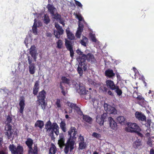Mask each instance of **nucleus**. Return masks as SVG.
I'll list each match as a JSON object with an SVG mask.
<instances>
[{
    "label": "nucleus",
    "mask_w": 154,
    "mask_h": 154,
    "mask_svg": "<svg viewBox=\"0 0 154 154\" xmlns=\"http://www.w3.org/2000/svg\"><path fill=\"white\" fill-rule=\"evenodd\" d=\"M73 85L77 91L80 94L82 95L83 97L85 99H89L91 97L90 92L86 90L85 87L82 84L74 82H73Z\"/></svg>",
    "instance_id": "nucleus-1"
},
{
    "label": "nucleus",
    "mask_w": 154,
    "mask_h": 154,
    "mask_svg": "<svg viewBox=\"0 0 154 154\" xmlns=\"http://www.w3.org/2000/svg\"><path fill=\"white\" fill-rule=\"evenodd\" d=\"M46 95V93L43 90L38 93L37 96V100L36 103L37 106H40L41 109L43 110L45 109L47 105V103L46 102L45 100Z\"/></svg>",
    "instance_id": "nucleus-2"
},
{
    "label": "nucleus",
    "mask_w": 154,
    "mask_h": 154,
    "mask_svg": "<svg viewBox=\"0 0 154 154\" xmlns=\"http://www.w3.org/2000/svg\"><path fill=\"white\" fill-rule=\"evenodd\" d=\"M12 121V118L9 116H8L7 118L6 121L7 122L8 124L6 125L5 130L6 132L5 133V135L7 136L8 138V139H11L12 138V140L13 139V136L15 132H14V130L12 129V126L10 124Z\"/></svg>",
    "instance_id": "nucleus-3"
},
{
    "label": "nucleus",
    "mask_w": 154,
    "mask_h": 154,
    "mask_svg": "<svg viewBox=\"0 0 154 154\" xmlns=\"http://www.w3.org/2000/svg\"><path fill=\"white\" fill-rule=\"evenodd\" d=\"M127 126L126 127L125 130L128 132H136L138 135L142 137L143 135L139 132L140 131L141 129L140 127L135 123L129 122L127 124Z\"/></svg>",
    "instance_id": "nucleus-4"
},
{
    "label": "nucleus",
    "mask_w": 154,
    "mask_h": 154,
    "mask_svg": "<svg viewBox=\"0 0 154 154\" xmlns=\"http://www.w3.org/2000/svg\"><path fill=\"white\" fill-rule=\"evenodd\" d=\"M33 143V140L30 138H27L25 142V143L29 148L28 154H38V149L37 145H34L33 148H32Z\"/></svg>",
    "instance_id": "nucleus-5"
},
{
    "label": "nucleus",
    "mask_w": 154,
    "mask_h": 154,
    "mask_svg": "<svg viewBox=\"0 0 154 154\" xmlns=\"http://www.w3.org/2000/svg\"><path fill=\"white\" fill-rule=\"evenodd\" d=\"M47 8L54 19L58 21L62 17L61 15L57 13V9L53 5L48 4Z\"/></svg>",
    "instance_id": "nucleus-6"
},
{
    "label": "nucleus",
    "mask_w": 154,
    "mask_h": 154,
    "mask_svg": "<svg viewBox=\"0 0 154 154\" xmlns=\"http://www.w3.org/2000/svg\"><path fill=\"white\" fill-rule=\"evenodd\" d=\"M75 142V141L71 140L70 139H68L65 145V147L64 149V151L65 154H67L69 151L70 152H72L74 148V145Z\"/></svg>",
    "instance_id": "nucleus-7"
},
{
    "label": "nucleus",
    "mask_w": 154,
    "mask_h": 154,
    "mask_svg": "<svg viewBox=\"0 0 154 154\" xmlns=\"http://www.w3.org/2000/svg\"><path fill=\"white\" fill-rule=\"evenodd\" d=\"M68 135L69 136L68 139L73 140L75 141L78 132L76 129L74 127H71L68 131Z\"/></svg>",
    "instance_id": "nucleus-8"
},
{
    "label": "nucleus",
    "mask_w": 154,
    "mask_h": 154,
    "mask_svg": "<svg viewBox=\"0 0 154 154\" xmlns=\"http://www.w3.org/2000/svg\"><path fill=\"white\" fill-rule=\"evenodd\" d=\"M9 149L13 154H17L19 153L23 149V146L20 144H18L16 148L14 144H10Z\"/></svg>",
    "instance_id": "nucleus-9"
},
{
    "label": "nucleus",
    "mask_w": 154,
    "mask_h": 154,
    "mask_svg": "<svg viewBox=\"0 0 154 154\" xmlns=\"http://www.w3.org/2000/svg\"><path fill=\"white\" fill-rule=\"evenodd\" d=\"M55 27L56 28L57 30H54V34L56 38H59L60 35L63 34L64 30L62 27L60 26L58 24H55Z\"/></svg>",
    "instance_id": "nucleus-10"
},
{
    "label": "nucleus",
    "mask_w": 154,
    "mask_h": 154,
    "mask_svg": "<svg viewBox=\"0 0 154 154\" xmlns=\"http://www.w3.org/2000/svg\"><path fill=\"white\" fill-rule=\"evenodd\" d=\"M58 128V125L56 122L53 123L52 124L50 120L48 121L45 125V128L47 130V131L49 132L51 130V129H56Z\"/></svg>",
    "instance_id": "nucleus-11"
},
{
    "label": "nucleus",
    "mask_w": 154,
    "mask_h": 154,
    "mask_svg": "<svg viewBox=\"0 0 154 154\" xmlns=\"http://www.w3.org/2000/svg\"><path fill=\"white\" fill-rule=\"evenodd\" d=\"M104 109L109 114H115L117 113V110L115 108L108 104L105 103L104 105Z\"/></svg>",
    "instance_id": "nucleus-12"
},
{
    "label": "nucleus",
    "mask_w": 154,
    "mask_h": 154,
    "mask_svg": "<svg viewBox=\"0 0 154 154\" xmlns=\"http://www.w3.org/2000/svg\"><path fill=\"white\" fill-rule=\"evenodd\" d=\"M25 100L24 97H21L19 103V106L20 107L19 112L22 114H23V110L25 105Z\"/></svg>",
    "instance_id": "nucleus-13"
},
{
    "label": "nucleus",
    "mask_w": 154,
    "mask_h": 154,
    "mask_svg": "<svg viewBox=\"0 0 154 154\" xmlns=\"http://www.w3.org/2000/svg\"><path fill=\"white\" fill-rule=\"evenodd\" d=\"M37 52L35 45H33L29 49V54L33 58L35 61H36Z\"/></svg>",
    "instance_id": "nucleus-14"
},
{
    "label": "nucleus",
    "mask_w": 154,
    "mask_h": 154,
    "mask_svg": "<svg viewBox=\"0 0 154 154\" xmlns=\"http://www.w3.org/2000/svg\"><path fill=\"white\" fill-rule=\"evenodd\" d=\"M110 127L113 130H116L117 128V124L113 119L111 117L108 118Z\"/></svg>",
    "instance_id": "nucleus-15"
},
{
    "label": "nucleus",
    "mask_w": 154,
    "mask_h": 154,
    "mask_svg": "<svg viewBox=\"0 0 154 154\" xmlns=\"http://www.w3.org/2000/svg\"><path fill=\"white\" fill-rule=\"evenodd\" d=\"M106 84L108 88L113 90L115 89V88L116 86L115 85L113 82L110 80H107L106 82Z\"/></svg>",
    "instance_id": "nucleus-16"
},
{
    "label": "nucleus",
    "mask_w": 154,
    "mask_h": 154,
    "mask_svg": "<svg viewBox=\"0 0 154 154\" xmlns=\"http://www.w3.org/2000/svg\"><path fill=\"white\" fill-rule=\"evenodd\" d=\"M39 88V81H37L35 82L33 88V93L34 95H36L37 94Z\"/></svg>",
    "instance_id": "nucleus-17"
},
{
    "label": "nucleus",
    "mask_w": 154,
    "mask_h": 154,
    "mask_svg": "<svg viewBox=\"0 0 154 154\" xmlns=\"http://www.w3.org/2000/svg\"><path fill=\"white\" fill-rule=\"evenodd\" d=\"M135 116L136 118L139 120L144 121L146 119V116L141 113L137 112L135 113Z\"/></svg>",
    "instance_id": "nucleus-18"
},
{
    "label": "nucleus",
    "mask_w": 154,
    "mask_h": 154,
    "mask_svg": "<svg viewBox=\"0 0 154 154\" xmlns=\"http://www.w3.org/2000/svg\"><path fill=\"white\" fill-rule=\"evenodd\" d=\"M60 139L58 140V144L60 146H62L64 145L65 138L63 134L60 133L59 134Z\"/></svg>",
    "instance_id": "nucleus-19"
},
{
    "label": "nucleus",
    "mask_w": 154,
    "mask_h": 154,
    "mask_svg": "<svg viewBox=\"0 0 154 154\" xmlns=\"http://www.w3.org/2000/svg\"><path fill=\"white\" fill-rule=\"evenodd\" d=\"M66 32L68 38L71 40H73L75 38L74 34L70 31L69 28L66 29Z\"/></svg>",
    "instance_id": "nucleus-20"
},
{
    "label": "nucleus",
    "mask_w": 154,
    "mask_h": 154,
    "mask_svg": "<svg viewBox=\"0 0 154 154\" xmlns=\"http://www.w3.org/2000/svg\"><path fill=\"white\" fill-rule=\"evenodd\" d=\"M67 104L68 106H69L72 109H73L76 111H79L80 109L77 106L76 104L73 103L68 102Z\"/></svg>",
    "instance_id": "nucleus-21"
},
{
    "label": "nucleus",
    "mask_w": 154,
    "mask_h": 154,
    "mask_svg": "<svg viewBox=\"0 0 154 154\" xmlns=\"http://www.w3.org/2000/svg\"><path fill=\"white\" fill-rule=\"evenodd\" d=\"M62 81L60 82L62 83L66 84L68 85H70V79L66 78V77L63 76L61 78Z\"/></svg>",
    "instance_id": "nucleus-22"
},
{
    "label": "nucleus",
    "mask_w": 154,
    "mask_h": 154,
    "mask_svg": "<svg viewBox=\"0 0 154 154\" xmlns=\"http://www.w3.org/2000/svg\"><path fill=\"white\" fill-rule=\"evenodd\" d=\"M59 127L58 125V128H56V129H54L53 130V129H51V131L50 133V136L52 137L54 136V132L55 134L57 136L59 134Z\"/></svg>",
    "instance_id": "nucleus-23"
},
{
    "label": "nucleus",
    "mask_w": 154,
    "mask_h": 154,
    "mask_svg": "<svg viewBox=\"0 0 154 154\" xmlns=\"http://www.w3.org/2000/svg\"><path fill=\"white\" fill-rule=\"evenodd\" d=\"M88 42V39L86 37L83 35L82 37V39L81 40L80 43L81 44L84 46H86V44Z\"/></svg>",
    "instance_id": "nucleus-24"
},
{
    "label": "nucleus",
    "mask_w": 154,
    "mask_h": 154,
    "mask_svg": "<svg viewBox=\"0 0 154 154\" xmlns=\"http://www.w3.org/2000/svg\"><path fill=\"white\" fill-rule=\"evenodd\" d=\"M105 75L106 76L110 78L115 75V73L112 70L109 69L105 71Z\"/></svg>",
    "instance_id": "nucleus-25"
},
{
    "label": "nucleus",
    "mask_w": 154,
    "mask_h": 154,
    "mask_svg": "<svg viewBox=\"0 0 154 154\" xmlns=\"http://www.w3.org/2000/svg\"><path fill=\"white\" fill-rule=\"evenodd\" d=\"M44 125V122L41 120H37L35 124V127H39L40 129H42Z\"/></svg>",
    "instance_id": "nucleus-26"
},
{
    "label": "nucleus",
    "mask_w": 154,
    "mask_h": 154,
    "mask_svg": "<svg viewBox=\"0 0 154 154\" xmlns=\"http://www.w3.org/2000/svg\"><path fill=\"white\" fill-rule=\"evenodd\" d=\"M35 65L34 63H32V64L29 65V71L31 74H33L35 72Z\"/></svg>",
    "instance_id": "nucleus-27"
},
{
    "label": "nucleus",
    "mask_w": 154,
    "mask_h": 154,
    "mask_svg": "<svg viewBox=\"0 0 154 154\" xmlns=\"http://www.w3.org/2000/svg\"><path fill=\"white\" fill-rule=\"evenodd\" d=\"M65 45L66 48L68 50L73 49L72 46L71 45V42L67 40H66Z\"/></svg>",
    "instance_id": "nucleus-28"
},
{
    "label": "nucleus",
    "mask_w": 154,
    "mask_h": 154,
    "mask_svg": "<svg viewBox=\"0 0 154 154\" xmlns=\"http://www.w3.org/2000/svg\"><path fill=\"white\" fill-rule=\"evenodd\" d=\"M83 119L85 122L91 123L92 121V119L89 116L85 115H83Z\"/></svg>",
    "instance_id": "nucleus-29"
},
{
    "label": "nucleus",
    "mask_w": 154,
    "mask_h": 154,
    "mask_svg": "<svg viewBox=\"0 0 154 154\" xmlns=\"http://www.w3.org/2000/svg\"><path fill=\"white\" fill-rule=\"evenodd\" d=\"M56 151V147L54 145H53L50 148L49 150V154H55Z\"/></svg>",
    "instance_id": "nucleus-30"
},
{
    "label": "nucleus",
    "mask_w": 154,
    "mask_h": 154,
    "mask_svg": "<svg viewBox=\"0 0 154 154\" xmlns=\"http://www.w3.org/2000/svg\"><path fill=\"white\" fill-rule=\"evenodd\" d=\"M107 116L106 113H104L101 116V119L100 122L99 123L100 125H103L104 121L105 119L106 118Z\"/></svg>",
    "instance_id": "nucleus-31"
},
{
    "label": "nucleus",
    "mask_w": 154,
    "mask_h": 154,
    "mask_svg": "<svg viewBox=\"0 0 154 154\" xmlns=\"http://www.w3.org/2000/svg\"><path fill=\"white\" fill-rule=\"evenodd\" d=\"M66 124L64 122L61 121L60 124V127L62 130L64 132H66Z\"/></svg>",
    "instance_id": "nucleus-32"
},
{
    "label": "nucleus",
    "mask_w": 154,
    "mask_h": 154,
    "mask_svg": "<svg viewBox=\"0 0 154 154\" xmlns=\"http://www.w3.org/2000/svg\"><path fill=\"white\" fill-rule=\"evenodd\" d=\"M86 146L85 143L84 142H80L79 143V149H83L86 147Z\"/></svg>",
    "instance_id": "nucleus-33"
},
{
    "label": "nucleus",
    "mask_w": 154,
    "mask_h": 154,
    "mask_svg": "<svg viewBox=\"0 0 154 154\" xmlns=\"http://www.w3.org/2000/svg\"><path fill=\"white\" fill-rule=\"evenodd\" d=\"M138 103L140 105L144 107H145V106L147 104V102L144 100V98L142 99V100H140V101H138Z\"/></svg>",
    "instance_id": "nucleus-34"
},
{
    "label": "nucleus",
    "mask_w": 154,
    "mask_h": 154,
    "mask_svg": "<svg viewBox=\"0 0 154 154\" xmlns=\"http://www.w3.org/2000/svg\"><path fill=\"white\" fill-rule=\"evenodd\" d=\"M114 90H115V92L117 93L118 95L120 96L122 95V90L120 89L118 86H116Z\"/></svg>",
    "instance_id": "nucleus-35"
},
{
    "label": "nucleus",
    "mask_w": 154,
    "mask_h": 154,
    "mask_svg": "<svg viewBox=\"0 0 154 154\" xmlns=\"http://www.w3.org/2000/svg\"><path fill=\"white\" fill-rule=\"evenodd\" d=\"M140 145V140L139 139H137L134 142L133 146L135 148H137Z\"/></svg>",
    "instance_id": "nucleus-36"
},
{
    "label": "nucleus",
    "mask_w": 154,
    "mask_h": 154,
    "mask_svg": "<svg viewBox=\"0 0 154 154\" xmlns=\"http://www.w3.org/2000/svg\"><path fill=\"white\" fill-rule=\"evenodd\" d=\"M57 47L59 49L61 48L63 46V41L60 39L57 42Z\"/></svg>",
    "instance_id": "nucleus-37"
},
{
    "label": "nucleus",
    "mask_w": 154,
    "mask_h": 154,
    "mask_svg": "<svg viewBox=\"0 0 154 154\" xmlns=\"http://www.w3.org/2000/svg\"><path fill=\"white\" fill-rule=\"evenodd\" d=\"M87 54L91 55V56H89L88 57L87 60L89 61H91L92 62H94L95 59L94 58V56L91 53H88Z\"/></svg>",
    "instance_id": "nucleus-38"
},
{
    "label": "nucleus",
    "mask_w": 154,
    "mask_h": 154,
    "mask_svg": "<svg viewBox=\"0 0 154 154\" xmlns=\"http://www.w3.org/2000/svg\"><path fill=\"white\" fill-rule=\"evenodd\" d=\"M44 22L46 24H48L50 21L49 16L47 14H45L44 16Z\"/></svg>",
    "instance_id": "nucleus-39"
},
{
    "label": "nucleus",
    "mask_w": 154,
    "mask_h": 154,
    "mask_svg": "<svg viewBox=\"0 0 154 154\" xmlns=\"http://www.w3.org/2000/svg\"><path fill=\"white\" fill-rule=\"evenodd\" d=\"M89 36L90 38L91 41L94 42H96V39L95 37V34H93L91 33H89Z\"/></svg>",
    "instance_id": "nucleus-40"
},
{
    "label": "nucleus",
    "mask_w": 154,
    "mask_h": 154,
    "mask_svg": "<svg viewBox=\"0 0 154 154\" xmlns=\"http://www.w3.org/2000/svg\"><path fill=\"white\" fill-rule=\"evenodd\" d=\"M117 120L120 123H122L124 122L125 119L123 116H120L118 117L117 118Z\"/></svg>",
    "instance_id": "nucleus-41"
},
{
    "label": "nucleus",
    "mask_w": 154,
    "mask_h": 154,
    "mask_svg": "<svg viewBox=\"0 0 154 154\" xmlns=\"http://www.w3.org/2000/svg\"><path fill=\"white\" fill-rule=\"evenodd\" d=\"M83 25L81 23H79L77 30L82 32L83 30Z\"/></svg>",
    "instance_id": "nucleus-42"
},
{
    "label": "nucleus",
    "mask_w": 154,
    "mask_h": 154,
    "mask_svg": "<svg viewBox=\"0 0 154 154\" xmlns=\"http://www.w3.org/2000/svg\"><path fill=\"white\" fill-rule=\"evenodd\" d=\"M154 137H149L148 138V141H147V144L149 145L150 146H151L152 145V141H153V139Z\"/></svg>",
    "instance_id": "nucleus-43"
},
{
    "label": "nucleus",
    "mask_w": 154,
    "mask_h": 154,
    "mask_svg": "<svg viewBox=\"0 0 154 154\" xmlns=\"http://www.w3.org/2000/svg\"><path fill=\"white\" fill-rule=\"evenodd\" d=\"M77 71L79 74L80 76H82L83 74V71L81 67H80L79 66L77 68Z\"/></svg>",
    "instance_id": "nucleus-44"
},
{
    "label": "nucleus",
    "mask_w": 154,
    "mask_h": 154,
    "mask_svg": "<svg viewBox=\"0 0 154 154\" xmlns=\"http://www.w3.org/2000/svg\"><path fill=\"white\" fill-rule=\"evenodd\" d=\"M60 99H57V101L56 103V104L57 106V108H60L61 107V105L60 104Z\"/></svg>",
    "instance_id": "nucleus-45"
},
{
    "label": "nucleus",
    "mask_w": 154,
    "mask_h": 154,
    "mask_svg": "<svg viewBox=\"0 0 154 154\" xmlns=\"http://www.w3.org/2000/svg\"><path fill=\"white\" fill-rule=\"evenodd\" d=\"M82 32L77 30L76 34L75 36L78 38H80Z\"/></svg>",
    "instance_id": "nucleus-46"
},
{
    "label": "nucleus",
    "mask_w": 154,
    "mask_h": 154,
    "mask_svg": "<svg viewBox=\"0 0 154 154\" xmlns=\"http://www.w3.org/2000/svg\"><path fill=\"white\" fill-rule=\"evenodd\" d=\"M82 56H80L81 58L82 59H83L85 60H87L88 57V56H91V55L90 54H87L86 55L84 54H83L82 55H81Z\"/></svg>",
    "instance_id": "nucleus-47"
},
{
    "label": "nucleus",
    "mask_w": 154,
    "mask_h": 154,
    "mask_svg": "<svg viewBox=\"0 0 154 154\" xmlns=\"http://www.w3.org/2000/svg\"><path fill=\"white\" fill-rule=\"evenodd\" d=\"M37 27H36V26H32V30L33 33L35 35L37 34Z\"/></svg>",
    "instance_id": "nucleus-48"
},
{
    "label": "nucleus",
    "mask_w": 154,
    "mask_h": 154,
    "mask_svg": "<svg viewBox=\"0 0 154 154\" xmlns=\"http://www.w3.org/2000/svg\"><path fill=\"white\" fill-rule=\"evenodd\" d=\"M74 0L75 1V4L77 5L78 6L80 7L81 8H82V4H81V3L80 2H79L77 1H76V0Z\"/></svg>",
    "instance_id": "nucleus-49"
},
{
    "label": "nucleus",
    "mask_w": 154,
    "mask_h": 154,
    "mask_svg": "<svg viewBox=\"0 0 154 154\" xmlns=\"http://www.w3.org/2000/svg\"><path fill=\"white\" fill-rule=\"evenodd\" d=\"M75 16L78 19L79 21H82L83 19V17L81 15H78L77 14H76L75 15Z\"/></svg>",
    "instance_id": "nucleus-50"
},
{
    "label": "nucleus",
    "mask_w": 154,
    "mask_h": 154,
    "mask_svg": "<svg viewBox=\"0 0 154 154\" xmlns=\"http://www.w3.org/2000/svg\"><path fill=\"white\" fill-rule=\"evenodd\" d=\"M78 61H79L80 62V63H81L82 64V63H84L85 61V60L84 59L81 58L80 56H79L78 58Z\"/></svg>",
    "instance_id": "nucleus-51"
},
{
    "label": "nucleus",
    "mask_w": 154,
    "mask_h": 154,
    "mask_svg": "<svg viewBox=\"0 0 154 154\" xmlns=\"http://www.w3.org/2000/svg\"><path fill=\"white\" fill-rule=\"evenodd\" d=\"M79 140L81 142H84V137L83 136L80 135L79 137Z\"/></svg>",
    "instance_id": "nucleus-52"
},
{
    "label": "nucleus",
    "mask_w": 154,
    "mask_h": 154,
    "mask_svg": "<svg viewBox=\"0 0 154 154\" xmlns=\"http://www.w3.org/2000/svg\"><path fill=\"white\" fill-rule=\"evenodd\" d=\"M70 51V57L72 58L74 56V53L73 49L69 50Z\"/></svg>",
    "instance_id": "nucleus-53"
},
{
    "label": "nucleus",
    "mask_w": 154,
    "mask_h": 154,
    "mask_svg": "<svg viewBox=\"0 0 154 154\" xmlns=\"http://www.w3.org/2000/svg\"><path fill=\"white\" fill-rule=\"evenodd\" d=\"M76 52L78 54L80 55H81L83 54V52L79 49L76 50Z\"/></svg>",
    "instance_id": "nucleus-54"
},
{
    "label": "nucleus",
    "mask_w": 154,
    "mask_h": 154,
    "mask_svg": "<svg viewBox=\"0 0 154 154\" xmlns=\"http://www.w3.org/2000/svg\"><path fill=\"white\" fill-rule=\"evenodd\" d=\"M28 63L29 65L32 64V58H30V57L29 56L28 57Z\"/></svg>",
    "instance_id": "nucleus-55"
},
{
    "label": "nucleus",
    "mask_w": 154,
    "mask_h": 154,
    "mask_svg": "<svg viewBox=\"0 0 154 154\" xmlns=\"http://www.w3.org/2000/svg\"><path fill=\"white\" fill-rule=\"evenodd\" d=\"M58 20L59 21V22L61 24H62L63 26H64L65 23H64V21L62 20V18L60 19V20Z\"/></svg>",
    "instance_id": "nucleus-56"
},
{
    "label": "nucleus",
    "mask_w": 154,
    "mask_h": 154,
    "mask_svg": "<svg viewBox=\"0 0 154 154\" xmlns=\"http://www.w3.org/2000/svg\"><path fill=\"white\" fill-rule=\"evenodd\" d=\"M143 98L140 95H137V100H139V101H140V100H141Z\"/></svg>",
    "instance_id": "nucleus-57"
},
{
    "label": "nucleus",
    "mask_w": 154,
    "mask_h": 154,
    "mask_svg": "<svg viewBox=\"0 0 154 154\" xmlns=\"http://www.w3.org/2000/svg\"><path fill=\"white\" fill-rule=\"evenodd\" d=\"M138 95L137 93V92H134L133 94V96L134 98H136L137 96Z\"/></svg>",
    "instance_id": "nucleus-58"
},
{
    "label": "nucleus",
    "mask_w": 154,
    "mask_h": 154,
    "mask_svg": "<svg viewBox=\"0 0 154 154\" xmlns=\"http://www.w3.org/2000/svg\"><path fill=\"white\" fill-rule=\"evenodd\" d=\"M60 88L61 89V90H64V87L63 86L62 83L60 82Z\"/></svg>",
    "instance_id": "nucleus-59"
},
{
    "label": "nucleus",
    "mask_w": 154,
    "mask_h": 154,
    "mask_svg": "<svg viewBox=\"0 0 154 154\" xmlns=\"http://www.w3.org/2000/svg\"><path fill=\"white\" fill-rule=\"evenodd\" d=\"M0 154H6V152L4 150L0 151Z\"/></svg>",
    "instance_id": "nucleus-60"
},
{
    "label": "nucleus",
    "mask_w": 154,
    "mask_h": 154,
    "mask_svg": "<svg viewBox=\"0 0 154 154\" xmlns=\"http://www.w3.org/2000/svg\"><path fill=\"white\" fill-rule=\"evenodd\" d=\"M108 94H109V95H110L111 96H112L113 94H112V91H108Z\"/></svg>",
    "instance_id": "nucleus-61"
},
{
    "label": "nucleus",
    "mask_w": 154,
    "mask_h": 154,
    "mask_svg": "<svg viewBox=\"0 0 154 154\" xmlns=\"http://www.w3.org/2000/svg\"><path fill=\"white\" fill-rule=\"evenodd\" d=\"M34 20V23L33 26L35 27V26H36V27H37V23H36V19H35Z\"/></svg>",
    "instance_id": "nucleus-62"
},
{
    "label": "nucleus",
    "mask_w": 154,
    "mask_h": 154,
    "mask_svg": "<svg viewBox=\"0 0 154 154\" xmlns=\"http://www.w3.org/2000/svg\"><path fill=\"white\" fill-rule=\"evenodd\" d=\"M61 92L63 95L65 96L66 92H65V91L64 90V89L61 90Z\"/></svg>",
    "instance_id": "nucleus-63"
},
{
    "label": "nucleus",
    "mask_w": 154,
    "mask_h": 154,
    "mask_svg": "<svg viewBox=\"0 0 154 154\" xmlns=\"http://www.w3.org/2000/svg\"><path fill=\"white\" fill-rule=\"evenodd\" d=\"M150 154H154V150L153 149H151L150 151Z\"/></svg>",
    "instance_id": "nucleus-64"
}]
</instances>
